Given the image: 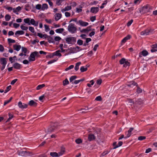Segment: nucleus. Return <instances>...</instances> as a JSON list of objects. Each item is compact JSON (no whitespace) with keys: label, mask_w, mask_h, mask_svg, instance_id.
<instances>
[{"label":"nucleus","mask_w":157,"mask_h":157,"mask_svg":"<svg viewBox=\"0 0 157 157\" xmlns=\"http://www.w3.org/2000/svg\"><path fill=\"white\" fill-rule=\"evenodd\" d=\"M146 137L145 136H140L138 137V140H142L145 139Z\"/></svg>","instance_id":"09e8293b"},{"label":"nucleus","mask_w":157,"mask_h":157,"mask_svg":"<svg viewBox=\"0 0 157 157\" xmlns=\"http://www.w3.org/2000/svg\"><path fill=\"white\" fill-rule=\"evenodd\" d=\"M20 27H21V29H22V30H26L28 29V27L24 26L22 25Z\"/></svg>","instance_id":"c03bdc74"},{"label":"nucleus","mask_w":157,"mask_h":157,"mask_svg":"<svg viewBox=\"0 0 157 157\" xmlns=\"http://www.w3.org/2000/svg\"><path fill=\"white\" fill-rule=\"evenodd\" d=\"M40 56L38 52L37 51H35L32 52L30 55L29 58V61H33L35 60V56Z\"/></svg>","instance_id":"f03ea898"},{"label":"nucleus","mask_w":157,"mask_h":157,"mask_svg":"<svg viewBox=\"0 0 157 157\" xmlns=\"http://www.w3.org/2000/svg\"><path fill=\"white\" fill-rule=\"evenodd\" d=\"M150 6L149 5H147L144 6L141 10H140V12L142 14H144L147 13L150 9Z\"/></svg>","instance_id":"39448f33"},{"label":"nucleus","mask_w":157,"mask_h":157,"mask_svg":"<svg viewBox=\"0 0 157 157\" xmlns=\"http://www.w3.org/2000/svg\"><path fill=\"white\" fill-rule=\"evenodd\" d=\"M65 152V150L64 149H62L60 152L57 153V154L58 155V157L63 155Z\"/></svg>","instance_id":"7c9ffc66"},{"label":"nucleus","mask_w":157,"mask_h":157,"mask_svg":"<svg viewBox=\"0 0 157 157\" xmlns=\"http://www.w3.org/2000/svg\"><path fill=\"white\" fill-rule=\"evenodd\" d=\"M87 69V67L85 68L83 66L80 69V71L82 72L86 71Z\"/></svg>","instance_id":"58836bf2"},{"label":"nucleus","mask_w":157,"mask_h":157,"mask_svg":"<svg viewBox=\"0 0 157 157\" xmlns=\"http://www.w3.org/2000/svg\"><path fill=\"white\" fill-rule=\"evenodd\" d=\"M74 67V66L73 65H71L70 66H69L68 67L66 68L65 69L66 71H67L71 69L72 68H73Z\"/></svg>","instance_id":"13d9d810"},{"label":"nucleus","mask_w":157,"mask_h":157,"mask_svg":"<svg viewBox=\"0 0 157 157\" xmlns=\"http://www.w3.org/2000/svg\"><path fill=\"white\" fill-rule=\"evenodd\" d=\"M128 102L130 103H131L132 104L131 105H132V104H134V102L133 101V100L132 99H128Z\"/></svg>","instance_id":"0e129e2a"},{"label":"nucleus","mask_w":157,"mask_h":157,"mask_svg":"<svg viewBox=\"0 0 157 157\" xmlns=\"http://www.w3.org/2000/svg\"><path fill=\"white\" fill-rule=\"evenodd\" d=\"M61 39V37L58 36H56L55 37L54 40L56 41H59Z\"/></svg>","instance_id":"5fc2aeb1"},{"label":"nucleus","mask_w":157,"mask_h":157,"mask_svg":"<svg viewBox=\"0 0 157 157\" xmlns=\"http://www.w3.org/2000/svg\"><path fill=\"white\" fill-rule=\"evenodd\" d=\"M119 63L121 64H123V67H126L127 66L129 67L130 65V63L124 58H122L120 59Z\"/></svg>","instance_id":"20e7f679"},{"label":"nucleus","mask_w":157,"mask_h":157,"mask_svg":"<svg viewBox=\"0 0 157 157\" xmlns=\"http://www.w3.org/2000/svg\"><path fill=\"white\" fill-rule=\"evenodd\" d=\"M17 57L16 56H14L13 57H10L9 58V60L11 62V63H13L14 62V61L13 59V58L14 59L16 58Z\"/></svg>","instance_id":"a19ab883"},{"label":"nucleus","mask_w":157,"mask_h":157,"mask_svg":"<svg viewBox=\"0 0 157 157\" xmlns=\"http://www.w3.org/2000/svg\"><path fill=\"white\" fill-rule=\"evenodd\" d=\"M86 29L88 32L90 31H91V30H92L93 31H95L94 29H91V26H88L86 28Z\"/></svg>","instance_id":"4d7b16f0"},{"label":"nucleus","mask_w":157,"mask_h":157,"mask_svg":"<svg viewBox=\"0 0 157 157\" xmlns=\"http://www.w3.org/2000/svg\"><path fill=\"white\" fill-rule=\"evenodd\" d=\"M1 63L2 65H6L7 63L6 59L5 58H1L0 59Z\"/></svg>","instance_id":"6ab92c4d"},{"label":"nucleus","mask_w":157,"mask_h":157,"mask_svg":"<svg viewBox=\"0 0 157 157\" xmlns=\"http://www.w3.org/2000/svg\"><path fill=\"white\" fill-rule=\"evenodd\" d=\"M131 36L130 35H128L126 36L121 41V44H123L127 40L130 39Z\"/></svg>","instance_id":"9b49d317"},{"label":"nucleus","mask_w":157,"mask_h":157,"mask_svg":"<svg viewBox=\"0 0 157 157\" xmlns=\"http://www.w3.org/2000/svg\"><path fill=\"white\" fill-rule=\"evenodd\" d=\"M83 41L79 39L78 40L77 44L79 45H81L83 44Z\"/></svg>","instance_id":"49530a36"},{"label":"nucleus","mask_w":157,"mask_h":157,"mask_svg":"<svg viewBox=\"0 0 157 157\" xmlns=\"http://www.w3.org/2000/svg\"><path fill=\"white\" fill-rule=\"evenodd\" d=\"M7 40L9 44L11 43H14L15 42V40L11 39L10 38H8L7 39Z\"/></svg>","instance_id":"ea45409f"},{"label":"nucleus","mask_w":157,"mask_h":157,"mask_svg":"<svg viewBox=\"0 0 157 157\" xmlns=\"http://www.w3.org/2000/svg\"><path fill=\"white\" fill-rule=\"evenodd\" d=\"M153 30L151 29H147L145 30L142 31L140 33V35L143 36H146L150 34V33H152Z\"/></svg>","instance_id":"423d86ee"},{"label":"nucleus","mask_w":157,"mask_h":157,"mask_svg":"<svg viewBox=\"0 0 157 157\" xmlns=\"http://www.w3.org/2000/svg\"><path fill=\"white\" fill-rule=\"evenodd\" d=\"M9 118L7 120V121H9L12 119L13 117V115L10 113H9Z\"/></svg>","instance_id":"864d4df0"},{"label":"nucleus","mask_w":157,"mask_h":157,"mask_svg":"<svg viewBox=\"0 0 157 157\" xmlns=\"http://www.w3.org/2000/svg\"><path fill=\"white\" fill-rule=\"evenodd\" d=\"M96 17L95 16H92L90 17V20L92 22H93L95 21L96 20Z\"/></svg>","instance_id":"774afa93"},{"label":"nucleus","mask_w":157,"mask_h":157,"mask_svg":"<svg viewBox=\"0 0 157 157\" xmlns=\"http://www.w3.org/2000/svg\"><path fill=\"white\" fill-rule=\"evenodd\" d=\"M47 39L48 40V41L49 43H54L55 42L53 38L50 36H48Z\"/></svg>","instance_id":"5701e85b"},{"label":"nucleus","mask_w":157,"mask_h":157,"mask_svg":"<svg viewBox=\"0 0 157 157\" xmlns=\"http://www.w3.org/2000/svg\"><path fill=\"white\" fill-rule=\"evenodd\" d=\"M142 92V90L139 87H137V92L138 93L140 94Z\"/></svg>","instance_id":"338daca9"},{"label":"nucleus","mask_w":157,"mask_h":157,"mask_svg":"<svg viewBox=\"0 0 157 157\" xmlns=\"http://www.w3.org/2000/svg\"><path fill=\"white\" fill-rule=\"evenodd\" d=\"M19 155L22 156L27 155V152L26 151H19Z\"/></svg>","instance_id":"f3484780"},{"label":"nucleus","mask_w":157,"mask_h":157,"mask_svg":"<svg viewBox=\"0 0 157 157\" xmlns=\"http://www.w3.org/2000/svg\"><path fill=\"white\" fill-rule=\"evenodd\" d=\"M60 50H58L56 51L55 52L53 53H54V55L55 56H59V57H60L62 55L61 53H59L60 52Z\"/></svg>","instance_id":"c85d7f7f"},{"label":"nucleus","mask_w":157,"mask_h":157,"mask_svg":"<svg viewBox=\"0 0 157 157\" xmlns=\"http://www.w3.org/2000/svg\"><path fill=\"white\" fill-rule=\"evenodd\" d=\"M66 42L69 44H74L76 42V38L74 37H69L65 39Z\"/></svg>","instance_id":"7ed1b4c3"},{"label":"nucleus","mask_w":157,"mask_h":157,"mask_svg":"<svg viewBox=\"0 0 157 157\" xmlns=\"http://www.w3.org/2000/svg\"><path fill=\"white\" fill-rule=\"evenodd\" d=\"M56 129V127H51L48 128V133H51L54 131V130Z\"/></svg>","instance_id":"a878e982"},{"label":"nucleus","mask_w":157,"mask_h":157,"mask_svg":"<svg viewBox=\"0 0 157 157\" xmlns=\"http://www.w3.org/2000/svg\"><path fill=\"white\" fill-rule=\"evenodd\" d=\"M44 84H42L41 85H38L36 87V90H39L45 86Z\"/></svg>","instance_id":"4c0bfd02"},{"label":"nucleus","mask_w":157,"mask_h":157,"mask_svg":"<svg viewBox=\"0 0 157 157\" xmlns=\"http://www.w3.org/2000/svg\"><path fill=\"white\" fill-rule=\"evenodd\" d=\"M4 7L7 10H8L9 11H11L12 10H13V9L12 8V7H6V6H5Z\"/></svg>","instance_id":"052dcab7"},{"label":"nucleus","mask_w":157,"mask_h":157,"mask_svg":"<svg viewBox=\"0 0 157 157\" xmlns=\"http://www.w3.org/2000/svg\"><path fill=\"white\" fill-rule=\"evenodd\" d=\"M35 20L33 19H31L30 20V25L32 24V25H34L35 24Z\"/></svg>","instance_id":"6e6d98bb"},{"label":"nucleus","mask_w":157,"mask_h":157,"mask_svg":"<svg viewBox=\"0 0 157 157\" xmlns=\"http://www.w3.org/2000/svg\"><path fill=\"white\" fill-rule=\"evenodd\" d=\"M48 8V6L47 4L44 3L42 4L41 8V10H44L45 9H47Z\"/></svg>","instance_id":"cd10ccee"},{"label":"nucleus","mask_w":157,"mask_h":157,"mask_svg":"<svg viewBox=\"0 0 157 157\" xmlns=\"http://www.w3.org/2000/svg\"><path fill=\"white\" fill-rule=\"evenodd\" d=\"M77 29L76 27L75 26V25L72 23L70 24L68 27V31L72 33H76Z\"/></svg>","instance_id":"f257e3e1"},{"label":"nucleus","mask_w":157,"mask_h":157,"mask_svg":"<svg viewBox=\"0 0 157 157\" xmlns=\"http://www.w3.org/2000/svg\"><path fill=\"white\" fill-rule=\"evenodd\" d=\"M89 109L87 107H86L84 109H81L80 110H79V111H80V113H86L89 111Z\"/></svg>","instance_id":"4be33fe9"},{"label":"nucleus","mask_w":157,"mask_h":157,"mask_svg":"<svg viewBox=\"0 0 157 157\" xmlns=\"http://www.w3.org/2000/svg\"><path fill=\"white\" fill-rule=\"evenodd\" d=\"M65 0H56V4L58 6L61 5V3Z\"/></svg>","instance_id":"2f4dec72"},{"label":"nucleus","mask_w":157,"mask_h":157,"mask_svg":"<svg viewBox=\"0 0 157 157\" xmlns=\"http://www.w3.org/2000/svg\"><path fill=\"white\" fill-rule=\"evenodd\" d=\"M64 31V29L63 28H60L56 29L55 31L57 33H61Z\"/></svg>","instance_id":"393cba45"},{"label":"nucleus","mask_w":157,"mask_h":157,"mask_svg":"<svg viewBox=\"0 0 157 157\" xmlns=\"http://www.w3.org/2000/svg\"><path fill=\"white\" fill-rule=\"evenodd\" d=\"M63 85L65 86L68 84L69 83V82L67 78H66L63 81Z\"/></svg>","instance_id":"c9c22d12"},{"label":"nucleus","mask_w":157,"mask_h":157,"mask_svg":"<svg viewBox=\"0 0 157 157\" xmlns=\"http://www.w3.org/2000/svg\"><path fill=\"white\" fill-rule=\"evenodd\" d=\"M41 5L40 4H38L36 6V8L38 10H40V9H41Z\"/></svg>","instance_id":"8fccbe9b"},{"label":"nucleus","mask_w":157,"mask_h":157,"mask_svg":"<svg viewBox=\"0 0 157 157\" xmlns=\"http://www.w3.org/2000/svg\"><path fill=\"white\" fill-rule=\"evenodd\" d=\"M95 137L93 134H90L88 136V139L89 141H91L95 140Z\"/></svg>","instance_id":"2eb2a0df"},{"label":"nucleus","mask_w":157,"mask_h":157,"mask_svg":"<svg viewBox=\"0 0 157 157\" xmlns=\"http://www.w3.org/2000/svg\"><path fill=\"white\" fill-rule=\"evenodd\" d=\"M62 17V14L61 13H57L55 15V20L56 21H58Z\"/></svg>","instance_id":"dca6fc26"},{"label":"nucleus","mask_w":157,"mask_h":157,"mask_svg":"<svg viewBox=\"0 0 157 157\" xmlns=\"http://www.w3.org/2000/svg\"><path fill=\"white\" fill-rule=\"evenodd\" d=\"M90 82L91 83V84L90 83H87V86L89 87H91V85H93L94 84V82L93 80H91L90 81Z\"/></svg>","instance_id":"3c124183"},{"label":"nucleus","mask_w":157,"mask_h":157,"mask_svg":"<svg viewBox=\"0 0 157 157\" xmlns=\"http://www.w3.org/2000/svg\"><path fill=\"white\" fill-rule=\"evenodd\" d=\"M134 129L133 128H131L128 132V133L127 134V136H125L124 138L125 139L129 137L132 134V132Z\"/></svg>","instance_id":"9d476101"},{"label":"nucleus","mask_w":157,"mask_h":157,"mask_svg":"<svg viewBox=\"0 0 157 157\" xmlns=\"http://www.w3.org/2000/svg\"><path fill=\"white\" fill-rule=\"evenodd\" d=\"M50 155L52 157H58L57 153L56 152H51L50 153Z\"/></svg>","instance_id":"c756f323"},{"label":"nucleus","mask_w":157,"mask_h":157,"mask_svg":"<svg viewBox=\"0 0 157 157\" xmlns=\"http://www.w3.org/2000/svg\"><path fill=\"white\" fill-rule=\"evenodd\" d=\"M30 18H27L24 19V21L26 24H28L29 25H30Z\"/></svg>","instance_id":"72a5a7b5"},{"label":"nucleus","mask_w":157,"mask_h":157,"mask_svg":"<svg viewBox=\"0 0 157 157\" xmlns=\"http://www.w3.org/2000/svg\"><path fill=\"white\" fill-rule=\"evenodd\" d=\"M148 52L146 50H143L139 53V57H141L142 56H146L148 54Z\"/></svg>","instance_id":"6e6552de"},{"label":"nucleus","mask_w":157,"mask_h":157,"mask_svg":"<svg viewBox=\"0 0 157 157\" xmlns=\"http://www.w3.org/2000/svg\"><path fill=\"white\" fill-rule=\"evenodd\" d=\"M13 66V67L16 69H20L21 68V65L17 63H14Z\"/></svg>","instance_id":"4468645a"},{"label":"nucleus","mask_w":157,"mask_h":157,"mask_svg":"<svg viewBox=\"0 0 157 157\" xmlns=\"http://www.w3.org/2000/svg\"><path fill=\"white\" fill-rule=\"evenodd\" d=\"M122 144H123L122 142L119 141L118 143V145H117V146H116L115 147H113V149H116V148L122 146Z\"/></svg>","instance_id":"f704fd0d"},{"label":"nucleus","mask_w":157,"mask_h":157,"mask_svg":"<svg viewBox=\"0 0 157 157\" xmlns=\"http://www.w3.org/2000/svg\"><path fill=\"white\" fill-rule=\"evenodd\" d=\"M44 26L45 28V30L46 32H47L50 30V29L49 28L48 26L45 25Z\"/></svg>","instance_id":"680f3d73"},{"label":"nucleus","mask_w":157,"mask_h":157,"mask_svg":"<svg viewBox=\"0 0 157 157\" xmlns=\"http://www.w3.org/2000/svg\"><path fill=\"white\" fill-rule=\"evenodd\" d=\"M13 26L15 28H17L20 25L19 24L14 23L13 24Z\"/></svg>","instance_id":"69168bd1"},{"label":"nucleus","mask_w":157,"mask_h":157,"mask_svg":"<svg viewBox=\"0 0 157 157\" xmlns=\"http://www.w3.org/2000/svg\"><path fill=\"white\" fill-rule=\"evenodd\" d=\"M99 10L98 7H93L91 8L90 12L92 13H96Z\"/></svg>","instance_id":"1a4fd4ad"},{"label":"nucleus","mask_w":157,"mask_h":157,"mask_svg":"<svg viewBox=\"0 0 157 157\" xmlns=\"http://www.w3.org/2000/svg\"><path fill=\"white\" fill-rule=\"evenodd\" d=\"M29 30L32 33H35V30L34 28L31 26H29Z\"/></svg>","instance_id":"a18cd8bd"},{"label":"nucleus","mask_w":157,"mask_h":157,"mask_svg":"<svg viewBox=\"0 0 157 157\" xmlns=\"http://www.w3.org/2000/svg\"><path fill=\"white\" fill-rule=\"evenodd\" d=\"M95 100L97 101H101L102 99L101 96H98L96 98Z\"/></svg>","instance_id":"bf43d9fd"},{"label":"nucleus","mask_w":157,"mask_h":157,"mask_svg":"<svg viewBox=\"0 0 157 157\" xmlns=\"http://www.w3.org/2000/svg\"><path fill=\"white\" fill-rule=\"evenodd\" d=\"M18 105L19 107L21 109H24L28 107V105L27 104L23 103L22 104L21 101H19L18 103Z\"/></svg>","instance_id":"0eeeda50"},{"label":"nucleus","mask_w":157,"mask_h":157,"mask_svg":"<svg viewBox=\"0 0 157 157\" xmlns=\"http://www.w3.org/2000/svg\"><path fill=\"white\" fill-rule=\"evenodd\" d=\"M25 32L22 30H19L17 31L15 33V35H21L24 34Z\"/></svg>","instance_id":"b1692460"},{"label":"nucleus","mask_w":157,"mask_h":157,"mask_svg":"<svg viewBox=\"0 0 157 157\" xmlns=\"http://www.w3.org/2000/svg\"><path fill=\"white\" fill-rule=\"evenodd\" d=\"M21 7L20 6H18V7H17L16 9H15V8H13V12L15 13H16V14H18V13H17L16 12H17V11H19L20 10H21Z\"/></svg>","instance_id":"412c9836"},{"label":"nucleus","mask_w":157,"mask_h":157,"mask_svg":"<svg viewBox=\"0 0 157 157\" xmlns=\"http://www.w3.org/2000/svg\"><path fill=\"white\" fill-rule=\"evenodd\" d=\"M81 63V62H79L76 63L75 67V69L76 71H77L79 69V66Z\"/></svg>","instance_id":"bb28decb"},{"label":"nucleus","mask_w":157,"mask_h":157,"mask_svg":"<svg viewBox=\"0 0 157 157\" xmlns=\"http://www.w3.org/2000/svg\"><path fill=\"white\" fill-rule=\"evenodd\" d=\"M11 18V16L8 14H7L5 16V20L6 21H9Z\"/></svg>","instance_id":"e433bc0d"},{"label":"nucleus","mask_w":157,"mask_h":157,"mask_svg":"<svg viewBox=\"0 0 157 157\" xmlns=\"http://www.w3.org/2000/svg\"><path fill=\"white\" fill-rule=\"evenodd\" d=\"M133 21V20L132 19H131L129 21L127 24V26H130L131 25V24H132Z\"/></svg>","instance_id":"e2e57ef3"},{"label":"nucleus","mask_w":157,"mask_h":157,"mask_svg":"<svg viewBox=\"0 0 157 157\" xmlns=\"http://www.w3.org/2000/svg\"><path fill=\"white\" fill-rule=\"evenodd\" d=\"M75 142L78 144H79L82 143V141L81 139H78L75 140Z\"/></svg>","instance_id":"603ef678"},{"label":"nucleus","mask_w":157,"mask_h":157,"mask_svg":"<svg viewBox=\"0 0 157 157\" xmlns=\"http://www.w3.org/2000/svg\"><path fill=\"white\" fill-rule=\"evenodd\" d=\"M28 105L30 106H36L37 103L33 100L30 101L28 103Z\"/></svg>","instance_id":"ddd939ff"},{"label":"nucleus","mask_w":157,"mask_h":157,"mask_svg":"<svg viewBox=\"0 0 157 157\" xmlns=\"http://www.w3.org/2000/svg\"><path fill=\"white\" fill-rule=\"evenodd\" d=\"M77 78V76L75 75L72 76L70 78V81L71 82H73V81L76 79Z\"/></svg>","instance_id":"473e14b6"},{"label":"nucleus","mask_w":157,"mask_h":157,"mask_svg":"<svg viewBox=\"0 0 157 157\" xmlns=\"http://www.w3.org/2000/svg\"><path fill=\"white\" fill-rule=\"evenodd\" d=\"M54 56V53H53L52 54H50L49 55H47L46 56V58H52Z\"/></svg>","instance_id":"de8ad7c7"},{"label":"nucleus","mask_w":157,"mask_h":157,"mask_svg":"<svg viewBox=\"0 0 157 157\" xmlns=\"http://www.w3.org/2000/svg\"><path fill=\"white\" fill-rule=\"evenodd\" d=\"M21 50L22 52L24 53H26L27 51V49L24 47H22L21 48Z\"/></svg>","instance_id":"37998d69"},{"label":"nucleus","mask_w":157,"mask_h":157,"mask_svg":"<svg viewBox=\"0 0 157 157\" xmlns=\"http://www.w3.org/2000/svg\"><path fill=\"white\" fill-rule=\"evenodd\" d=\"M78 22L80 25L82 26H86L88 25L89 24L88 22L83 21L81 20H79Z\"/></svg>","instance_id":"f8f14e48"},{"label":"nucleus","mask_w":157,"mask_h":157,"mask_svg":"<svg viewBox=\"0 0 157 157\" xmlns=\"http://www.w3.org/2000/svg\"><path fill=\"white\" fill-rule=\"evenodd\" d=\"M71 6H67L66 7L62 9L61 10V11L62 12H64L66 11H68L71 9Z\"/></svg>","instance_id":"aec40b11"},{"label":"nucleus","mask_w":157,"mask_h":157,"mask_svg":"<svg viewBox=\"0 0 157 157\" xmlns=\"http://www.w3.org/2000/svg\"><path fill=\"white\" fill-rule=\"evenodd\" d=\"M14 49L18 51L21 48V46L20 45H17V44L14 45L13 46Z\"/></svg>","instance_id":"a211bd4d"},{"label":"nucleus","mask_w":157,"mask_h":157,"mask_svg":"<svg viewBox=\"0 0 157 157\" xmlns=\"http://www.w3.org/2000/svg\"><path fill=\"white\" fill-rule=\"evenodd\" d=\"M11 86L10 85L7 86L6 88V89L4 91V93H6L7 92L11 89Z\"/></svg>","instance_id":"79ce46f5"}]
</instances>
